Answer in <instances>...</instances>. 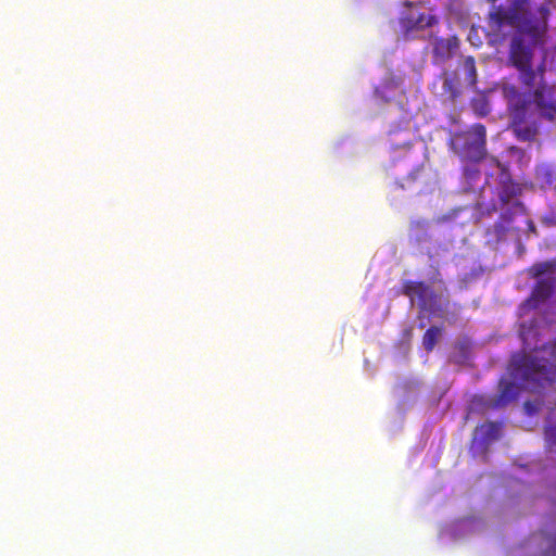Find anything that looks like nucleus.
<instances>
[{"mask_svg": "<svg viewBox=\"0 0 556 556\" xmlns=\"http://www.w3.org/2000/svg\"><path fill=\"white\" fill-rule=\"evenodd\" d=\"M509 370L514 378L532 388L556 382V342L544 345L534 355H515Z\"/></svg>", "mask_w": 556, "mask_h": 556, "instance_id": "1", "label": "nucleus"}, {"mask_svg": "<svg viewBox=\"0 0 556 556\" xmlns=\"http://www.w3.org/2000/svg\"><path fill=\"white\" fill-rule=\"evenodd\" d=\"M451 146L459 156L480 162L486 154V129L482 124H473L468 130L454 134Z\"/></svg>", "mask_w": 556, "mask_h": 556, "instance_id": "2", "label": "nucleus"}, {"mask_svg": "<svg viewBox=\"0 0 556 556\" xmlns=\"http://www.w3.org/2000/svg\"><path fill=\"white\" fill-rule=\"evenodd\" d=\"M401 292L408 296L412 303L417 299L418 306L424 312L441 311L440 295L425 281L405 280Z\"/></svg>", "mask_w": 556, "mask_h": 556, "instance_id": "3", "label": "nucleus"}, {"mask_svg": "<svg viewBox=\"0 0 556 556\" xmlns=\"http://www.w3.org/2000/svg\"><path fill=\"white\" fill-rule=\"evenodd\" d=\"M552 0H544L535 8L531 5L530 0H514L511 4L513 12H516L520 23V31L534 35L538 31V25L534 20L539 16L546 20L548 15V4Z\"/></svg>", "mask_w": 556, "mask_h": 556, "instance_id": "4", "label": "nucleus"}, {"mask_svg": "<svg viewBox=\"0 0 556 556\" xmlns=\"http://www.w3.org/2000/svg\"><path fill=\"white\" fill-rule=\"evenodd\" d=\"M429 40L432 47V63L435 65H443L453 59L460 45L459 38L455 35L444 38L431 34Z\"/></svg>", "mask_w": 556, "mask_h": 556, "instance_id": "5", "label": "nucleus"}, {"mask_svg": "<svg viewBox=\"0 0 556 556\" xmlns=\"http://www.w3.org/2000/svg\"><path fill=\"white\" fill-rule=\"evenodd\" d=\"M488 24L495 34H500L506 25L518 27L520 30L518 16L516 15V12H513L511 8L509 10H505L502 7H494L493 11L489 13Z\"/></svg>", "mask_w": 556, "mask_h": 556, "instance_id": "6", "label": "nucleus"}, {"mask_svg": "<svg viewBox=\"0 0 556 556\" xmlns=\"http://www.w3.org/2000/svg\"><path fill=\"white\" fill-rule=\"evenodd\" d=\"M402 34L405 39H410L412 34L417 30H424L438 24V17L431 14L420 13L417 17L405 16L400 21Z\"/></svg>", "mask_w": 556, "mask_h": 556, "instance_id": "7", "label": "nucleus"}, {"mask_svg": "<svg viewBox=\"0 0 556 556\" xmlns=\"http://www.w3.org/2000/svg\"><path fill=\"white\" fill-rule=\"evenodd\" d=\"M520 393V387L509 380L502 379L498 384V393L490 400V406L502 408L515 402Z\"/></svg>", "mask_w": 556, "mask_h": 556, "instance_id": "8", "label": "nucleus"}, {"mask_svg": "<svg viewBox=\"0 0 556 556\" xmlns=\"http://www.w3.org/2000/svg\"><path fill=\"white\" fill-rule=\"evenodd\" d=\"M532 50L523 42L520 36H515L510 42L509 60L513 65L518 67H525L532 63Z\"/></svg>", "mask_w": 556, "mask_h": 556, "instance_id": "9", "label": "nucleus"}, {"mask_svg": "<svg viewBox=\"0 0 556 556\" xmlns=\"http://www.w3.org/2000/svg\"><path fill=\"white\" fill-rule=\"evenodd\" d=\"M442 78L443 92L447 94L452 101H454L462 94L460 85L456 72H444Z\"/></svg>", "mask_w": 556, "mask_h": 556, "instance_id": "10", "label": "nucleus"}, {"mask_svg": "<svg viewBox=\"0 0 556 556\" xmlns=\"http://www.w3.org/2000/svg\"><path fill=\"white\" fill-rule=\"evenodd\" d=\"M462 68L465 73L464 84L475 89L478 83V71L475 58L471 55L465 56L462 62Z\"/></svg>", "mask_w": 556, "mask_h": 556, "instance_id": "11", "label": "nucleus"}, {"mask_svg": "<svg viewBox=\"0 0 556 556\" xmlns=\"http://www.w3.org/2000/svg\"><path fill=\"white\" fill-rule=\"evenodd\" d=\"M533 101L540 109H555L553 105V92L552 88L545 84L540 85L534 93Z\"/></svg>", "mask_w": 556, "mask_h": 556, "instance_id": "12", "label": "nucleus"}, {"mask_svg": "<svg viewBox=\"0 0 556 556\" xmlns=\"http://www.w3.org/2000/svg\"><path fill=\"white\" fill-rule=\"evenodd\" d=\"M555 285L552 279H541L536 282L532 296L538 301H545L554 293Z\"/></svg>", "mask_w": 556, "mask_h": 556, "instance_id": "13", "label": "nucleus"}, {"mask_svg": "<svg viewBox=\"0 0 556 556\" xmlns=\"http://www.w3.org/2000/svg\"><path fill=\"white\" fill-rule=\"evenodd\" d=\"M442 333V327L431 326L422 337V345L427 352H431L438 343Z\"/></svg>", "mask_w": 556, "mask_h": 556, "instance_id": "14", "label": "nucleus"}, {"mask_svg": "<svg viewBox=\"0 0 556 556\" xmlns=\"http://www.w3.org/2000/svg\"><path fill=\"white\" fill-rule=\"evenodd\" d=\"M517 70L519 71L521 83L528 88L534 87L536 80V73L532 68V63L525 67H518Z\"/></svg>", "mask_w": 556, "mask_h": 556, "instance_id": "15", "label": "nucleus"}, {"mask_svg": "<svg viewBox=\"0 0 556 556\" xmlns=\"http://www.w3.org/2000/svg\"><path fill=\"white\" fill-rule=\"evenodd\" d=\"M520 192L521 189L519 185L510 181L503 186V190L500 193V200L504 204H507L513 197L518 195Z\"/></svg>", "mask_w": 556, "mask_h": 556, "instance_id": "16", "label": "nucleus"}, {"mask_svg": "<svg viewBox=\"0 0 556 556\" xmlns=\"http://www.w3.org/2000/svg\"><path fill=\"white\" fill-rule=\"evenodd\" d=\"M514 130H515L517 137L521 140H531L534 138V135H535V130L532 129L531 127H526L525 129H522L519 126H515Z\"/></svg>", "mask_w": 556, "mask_h": 556, "instance_id": "17", "label": "nucleus"}, {"mask_svg": "<svg viewBox=\"0 0 556 556\" xmlns=\"http://www.w3.org/2000/svg\"><path fill=\"white\" fill-rule=\"evenodd\" d=\"M525 409L526 412L529 414V415H533L535 413L539 412V406L536 403H533V402H530V401H527L525 402Z\"/></svg>", "mask_w": 556, "mask_h": 556, "instance_id": "18", "label": "nucleus"}, {"mask_svg": "<svg viewBox=\"0 0 556 556\" xmlns=\"http://www.w3.org/2000/svg\"><path fill=\"white\" fill-rule=\"evenodd\" d=\"M545 434L551 443L556 444V427H548Z\"/></svg>", "mask_w": 556, "mask_h": 556, "instance_id": "19", "label": "nucleus"}, {"mask_svg": "<svg viewBox=\"0 0 556 556\" xmlns=\"http://www.w3.org/2000/svg\"><path fill=\"white\" fill-rule=\"evenodd\" d=\"M481 429H485V434L489 435L495 431H497V427L494 422H488L481 426Z\"/></svg>", "mask_w": 556, "mask_h": 556, "instance_id": "20", "label": "nucleus"}, {"mask_svg": "<svg viewBox=\"0 0 556 556\" xmlns=\"http://www.w3.org/2000/svg\"><path fill=\"white\" fill-rule=\"evenodd\" d=\"M547 268H548V264L547 263H541V264H538V265H535L533 267V269L535 270V276L544 274Z\"/></svg>", "mask_w": 556, "mask_h": 556, "instance_id": "21", "label": "nucleus"}, {"mask_svg": "<svg viewBox=\"0 0 556 556\" xmlns=\"http://www.w3.org/2000/svg\"><path fill=\"white\" fill-rule=\"evenodd\" d=\"M507 231V228L502 225V224H495L494 225V232L496 233L497 237H502L506 233Z\"/></svg>", "mask_w": 556, "mask_h": 556, "instance_id": "22", "label": "nucleus"}]
</instances>
